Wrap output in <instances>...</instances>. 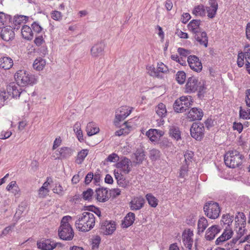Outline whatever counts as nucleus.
Returning <instances> with one entry per match:
<instances>
[{
    "mask_svg": "<svg viewBox=\"0 0 250 250\" xmlns=\"http://www.w3.org/2000/svg\"><path fill=\"white\" fill-rule=\"evenodd\" d=\"M95 223V218L94 214L89 212H83L78 216L75 225L79 230L86 232L93 228Z\"/></svg>",
    "mask_w": 250,
    "mask_h": 250,
    "instance_id": "nucleus-1",
    "label": "nucleus"
},
{
    "mask_svg": "<svg viewBox=\"0 0 250 250\" xmlns=\"http://www.w3.org/2000/svg\"><path fill=\"white\" fill-rule=\"evenodd\" d=\"M71 217L70 216H64L61 221V226L58 229V235L60 239L65 240H71L74 237V231L69 223Z\"/></svg>",
    "mask_w": 250,
    "mask_h": 250,
    "instance_id": "nucleus-2",
    "label": "nucleus"
},
{
    "mask_svg": "<svg viewBox=\"0 0 250 250\" xmlns=\"http://www.w3.org/2000/svg\"><path fill=\"white\" fill-rule=\"evenodd\" d=\"M244 156L236 150H229L225 155L224 162L226 165L230 168L239 167L242 163Z\"/></svg>",
    "mask_w": 250,
    "mask_h": 250,
    "instance_id": "nucleus-3",
    "label": "nucleus"
},
{
    "mask_svg": "<svg viewBox=\"0 0 250 250\" xmlns=\"http://www.w3.org/2000/svg\"><path fill=\"white\" fill-rule=\"evenodd\" d=\"M16 83L21 86L34 84L37 83V79L35 75H30L23 70L18 71L15 74Z\"/></svg>",
    "mask_w": 250,
    "mask_h": 250,
    "instance_id": "nucleus-4",
    "label": "nucleus"
},
{
    "mask_svg": "<svg viewBox=\"0 0 250 250\" xmlns=\"http://www.w3.org/2000/svg\"><path fill=\"white\" fill-rule=\"evenodd\" d=\"M193 103L191 96H182L176 100L173 104V109L177 113H182L186 111Z\"/></svg>",
    "mask_w": 250,
    "mask_h": 250,
    "instance_id": "nucleus-5",
    "label": "nucleus"
},
{
    "mask_svg": "<svg viewBox=\"0 0 250 250\" xmlns=\"http://www.w3.org/2000/svg\"><path fill=\"white\" fill-rule=\"evenodd\" d=\"M204 210L207 216L212 219L217 218L221 211L219 204L213 201L207 203L204 206Z\"/></svg>",
    "mask_w": 250,
    "mask_h": 250,
    "instance_id": "nucleus-6",
    "label": "nucleus"
},
{
    "mask_svg": "<svg viewBox=\"0 0 250 250\" xmlns=\"http://www.w3.org/2000/svg\"><path fill=\"white\" fill-rule=\"evenodd\" d=\"M204 130L203 124L194 123L190 128V134L196 140L201 141L204 136Z\"/></svg>",
    "mask_w": 250,
    "mask_h": 250,
    "instance_id": "nucleus-7",
    "label": "nucleus"
},
{
    "mask_svg": "<svg viewBox=\"0 0 250 250\" xmlns=\"http://www.w3.org/2000/svg\"><path fill=\"white\" fill-rule=\"evenodd\" d=\"M114 221H104L101 223L100 232L104 235H109L113 233L116 229Z\"/></svg>",
    "mask_w": 250,
    "mask_h": 250,
    "instance_id": "nucleus-8",
    "label": "nucleus"
},
{
    "mask_svg": "<svg viewBox=\"0 0 250 250\" xmlns=\"http://www.w3.org/2000/svg\"><path fill=\"white\" fill-rule=\"evenodd\" d=\"M7 94L12 98H17L20 97L22 90L21 86L17 83H10L6 87Z\"/></svg>",
    "mask_w": 250,
    "mask_h": 250,
    "instance_id": "nucleus-9",
    "label": "nucleus"
},
{
    "mask_svg": "<svg viewBox=\"0 0 250 250\" xmlns=\"http://www.w3.org/2000/svg\"><path fill=\"white\" fill-rule=\"evenodd\" d=\"M115 167L121 168L125 174H128L132 168V162L130 159L124 157L120 161L115 164Z\"/></svg>",
    "mask_w": 250,
    "mask_h": 250,
    "instance_id": "nucleus-10",
    "label": "nucleus"
},
{
    "mask_svg": "<svg viewBox=\"0 0 250 250\" xmlns=\"http://www.w3.org/2000/svg\"><path fill=\"white\" fill-rule=\"evenodd\" d=\"M199 84L198 80L195 77L189 78L185 85L186 92L188 93L195 92L198 90Z\"/></svg>",
    "mask_w": 250,
    "mask_h": 250,
    "instance_id": "nucleus-11",
    "label": "nucleus"
},
{
    "mask_svg": "<svg viewBox=\"0 0 250 250\" xmlns=\"http://www.w3.org/2000/svg\"><path fill=\"white\" fill-rule=\"evenodd\" d=\"M74 150L68 147H62L55 152L56 159H65L70 157L73 153Z\"/></svg>",
    "mask_w": 250,
    "mask_h": 250,
    "instance_id": "nucleus-12",
    "label": "nucleus"
},
{
    "mask_svg": "<svg viewBox=\"0 0 250 250\" xmlns=\"http://www.w3.org/2000/svg\"><path fill=\"white\" fill-rule=\"evenodd\" d=\"M188 62L190 68L194 71L199 72L202 70V63L196 56H189L188 58Z\"/></svg>",
    "mask_w": 250,
    "mask_h": 250,
    "instance_id": "nucleus-13",
    "label": "nucleus"
},
{
    "mask_svg": "<svg viewBox=\"0 0 250 250\" xmlns=\"http://www.w3.org/2000/svg\"><path fill=\"white\" fill-rule=\"evenodd\" d=\"M104 44L100 42L94 44L91 49V54L93 57L97 58L104 54Z\"/></svg>",
    "mask_w": 250,
    "mask_h": 250,
    "instance_id": "nucleus-14",
    "label": "nucleus"
},
{
    "mask_svg": "<svg viewBox=\"0 0 250 250\" xmlns=\"http://www.w3.org/2000/svg\"><path fill=\"white\" fill-rule=\"evenodd\" d=\"M201 21L199 20H193L188 23V27L189 31L192 32L196 38L198 39V33L202 30L200 27Z\"/></svg>",
    "mask_w": 250,
    "mask_h": 250,
    "instance_id": "nucleus-15",
    "label": "nucleus"
},
{
    "mask_svg": "<svg viewBox=\"0 0 250 250\" xmlns=\"http://www.w3.org/2000/svg\"><path fill=\"white\" fill-rule=\"evenodd\" d=\"M203 116V112L200 108L194 107L188 112V117L191 121L200 120Z\"/></svg>",
    "mask_w": 250,
    "mask_h": 250,
    "instance_id": "nucleus-16",
    "label": "nucleus"
},
{
    "mask_svg": "<svg viewBox=\"0 0 250 250\" xmlns=\"http://www.w3.org/2000/svg\"><path fill=\"white\" fill-rule=\"evenodd\" d=\"M209 6L206 7V10L208 14V16L211 19L213 18L218 9V3L216 0H209Z\"/></svg>",
    "mask_w": 250,
    "mask_h": 250,
    "instance_id": "nucleus-17",
    "label": "nucleus"
},
{
    "mask_svg": "<svg viewBox=\"0 0 250 250\" xmlns=\"http://www.w3.org/2000/svg\"><path fill=\"white\" fill-rule=\"evenodd\" d=\"M0 37L4 41L8 42L14 39L15 37V33L11 27L2 28Z\"/></svg>",
    "mask_w": 250,
    "mask_h": 250,
    "instance_id": "nucleus-18",
    "label": "nucleus"
},
{
    "mask_svg": "<svg viewBox=\"0 0 250 250\" xmlns=\"http://www.w3.org/2000/svg\"><path fill=\"white\" fill-rule=\"evenodd\" d=\"M145 202V199L142 197L134 198L130 203L131 209L137 210L141 209L144 206Z\"/></svg>",
    "mask_w": 250,
    "mask_h": 250,
    "instance_id": "nucleus-19",
    "label": "nucleus"
},
{
    "mask_svg": "<svg viewBox=\"0 0 250 250\" xmlns=\"http://www.w3.org/2000/svg\"><path fill=\"white\" fill-rule=\"evenodd\" d=\"M96 199L100 202H105L108 199V191L105 188H99L96 190Z\"/></svg>",
    "mask_w": 250,
    "mask_h": 250,
    "instance_id": "nucleus-20",
    "label": "nucleus"
},
{
    "mask_svg": "<svg viewBox=\"0 0 250 250\" xmlns=\"http://www.w3.org/2000/svg\"><path fill=\"white\" fill-rule=\"evenodd\" d=\"M53 245V240L51 239H45L37 243L38 248L42 250H52Z\"/></svg>",
    "mask_w": 250,
    "mask_h": 250,
    "instance_id": "nucleus-21",
    "label": "nucleus"
},
{
    "mask_svg": "<svg viewBox=\"0 0 250 250\" xmlns=\"http://www.w3.org/2000/svg\"><path fill=\"white\" fill-rule=\"evenodd\" d=\"M220 231V229H219V227L216 225L212 226L211 227L209 228L206 233V238L208 240H213L215 235L218 233Z\"/></svg>",
    "mask_w": 250,
    "mask_h": 250,
    "instance_id": "nucleus-22",
    "label": "nucleus"
},
{
    "mask_svg": "<svg viewBox=\"0 0 250 250\" xmlns=\"http://www.w3.org/2000/svg\"><path fill=\"white\" fill-rule=\"evenodd\" d=\"M198 39L196 38L195 36V34H194L195 40L199 42L200 45H204L205 47H207L208 44V37L206 32L202 30L198 32Z\"/></svg>",
    "mask_w": 250,
    "mask_h": 250,
    "instance_id": "nucleus-23",
    "label": "nucleus"
},
{
    "mask_svg": "<svg viewBox=\"0 0 250 250\" xmlns=\"http://www.w3.org/2000/svg\"><path fill=\"white\" fill-rule=\"evenodd\" d=\"M169 135L172 139L179 141L181 140V132L178 127L176 126H170L169 129Z\"/></svg>",
    "mask_w": 250,
    "mask_h": 250,
    "instance_id": "nucleus-24",
    "label": "nucleus"
},
{
    "mask_svg": "<svg viewBox=\"0 0 250 250\" xmlns=\"http://www.w3.org/2000/svg\"><path fill=\"white\" fill-rule=\"evenodd\" d=\"M13 65V60L8 57L0 58V67L4 69H9Z\"/></svg>",
    "mask_w": 250,
    "mask_h": 250,
    "instance_id": "nucleus-25",
    "label": "nucleus"
},
{
    "mask_svg": "<svg viewBox=\"0 0 250 250\" xmlns=\"http://www.w3.org/2000/svg\"><path fill=\"white\" fill-rule=\"evenodd\" d=\"M233 232L231 229H226L222 234L216 240V244L220 245V243L224 242L230 239L232 235Z\"/></svg>",
    "mask_w": 250,
    "mask_h": 250,
    "instance_id": "nucleus-26",
    "label": "nucleus"
},
{
    "mask_svg": "<svg viewBox=\"0 0 250 250\" xmlns=\"http://www.w3.org/2000/svg\"><path fill=\"white\" fill-rule=\"evenodd\" d=\"M28 20V17L25 16H15L13 21V26L14 29L18 30L20 28V25L23 22V21H27Z\"/></svg>",
    "mask_w": 250,
    "mask_h": 250,
    "instance_id": "nucleus-27",
    "label": "nucleus"
},
{
    "mask_svg": "<svg viewBox=\"0 0 250 250\" xmlns=\"http://www.w3.org/2000/svg\"><path fill=\"white\" fill-rule=\"evenodd\" d=\"M21 33L22 37L27 40H31L33 38V33L32 29L28 25L22 26Z\"/></svg>",
    "mask_w": 250,
    "mask_h": 250,
    "instance_id": "nucleus-28",
    "label": "nucleus"
},
{
    "mask_svg": "<svg viewBox=\"0 0 250 250\" xmlns=\"http://www.w3.org/2000/svg\"><path fill=\"white\" fill-rule=\"evenodd\" d=\"M100 131L99 127H97L93 122H90L87 124L86 127V131L89 136H91L98 133Z\"/></svg>",
    "mask_w": 250,
    "mask_h": 250,
    "instance_id": "nucleus-29",
    "label": "nucleus"
},
{
    "mask_svg": "<svg viewBox=\"0 0 250 250\" xmlns=\"http://www.w3.org/2000/svg\"><path fill=\"white\" fill-rule=\"evenodd\" d=\"M157 115L161 119L166 117L167 115V110L166 105L163 103H160L155 108Z\"/></svg>",
    "mask_w": 250,
    "mask_h": 250,
    "instance_id": "nucleus-30",
    "label": "nucleus"
},
{
    "mask_svg": "<svg viewBox=\"0 0 250 250\" xmlns=\"http://www.w3.org/2000/svg\"><path fill=\"white\" fill-rule=\"evenodd\" d=\"M135 216L134 213H128L124 218L123 223V227L127 228L132 225L135 220Z\"/></svg>",
    "mask_w": 250,
    "mask_h": 250,
    "instance_id": "nucleus-31",
    "label": "nucleus"
},
{
    "mask_svg": "<svg viewBox=\"0 0 250 250\" xmlns=\"http://www.w3.org/2000/svg\"><path fill=\"white\" fill-rule=\"evenodd\" d=\"M136 164H141L145 159V151L142 148H138L134 153Z\"/></svg>",
    "mask_w": 250,
    "mask_h": 250,
    "instance_id": "nucleus-32",
    "label": "nucleus"
},
{
    "mask_svg": "<svg viewBox=\"0 0 250 250\" xmlns=\"http://www.w3.org/2000/svg\"><path fill=\"white\" fill-rule=\"evenodd\" d=\"M158 144L162 149H171L173 146L172 142L167 138H163L160 140L158 142Z\"/></svg>",
    "mask_w": 250,
    "mask_h": 250,
    "instance_id": "nucleus-33",
    "label": "nucleus"
},
{
    "mask_svg": "<svg viewBox=\"0 0 250 250\" xmlns=\"http://www.w3.org/2000/svg\"><path fill=\"white\" fill-rule=\"evenodd\" d=\"M193 234L188 233V234L184 235L182 237L183 241L185 246L189 250H191L192 246L193 240L191 238V235Z\"/></svg>",
    "mask_w": 250,
    "mask_h": 250,
    "instance_id": "nucleus-34",
    "label": "nucleus"
},
{
    "mask_svg": "<svg viewBox=\"0 0 250 250\" xmlns=\"http://www.w3.org/2000/svg\"><path fill=\"white\" fill-rule=\"evenodd\" d=\"M123 126H124V127H122L115 132L116 136H120L121 135H125L130 132L131 128H132L131 126L127 125L126 122L124 124Z\"/></svg>",
    "mask_w": 250,
    "mask_h": 250,
    "instance_id": "nucleus-35",
    "label": "nucleus"
},
{
    "mask_svg": "<svg viewBox=\"0 0 250 250\" xmlns=\"http://www.w3.org/2000/svg\"><path fill=\"white\" fill-rule=\"evenodd\" d=\"M45 64V61L41 58H39L35 60L33 66L34 69L40 71L43 69Z\"/></svg>",
    "mask_w": 250,
    "mask_h": 250,
    "instance_id": "nucleus-36",
    "label": "nucleus"
},
{
    "mask_svg": "<svg viewBox=\"0 0 250 250\" xmlns=\"http://www.w3.org/2000/svg\"><path fill=\"white\" fill-rule=\"evenodd\" d=\"M192 13L196 16L204 17L206 15V9L202 4L195 6Z\"/></svg>",
    "mask_w": 250,
    "mask_h": 250,
    "instance_id": "nucleus-37",
    "label": "nucleus"
},
{
    "mask_svg": "<svg viewBox=\"0 0 250 250\" xmlns=\"http://www.w3.org/2000/svg\"><path fill=\"white\" fill-rule=\"evenodd\" d=\"M208 226L207 219L204 217L200 218L198 222V232H203Z\"/></svg>",
    "mask_w": 250,
    "mask_h": 250,
    "instance_id": "nucleus-38",
    "label": "nucleus"
},
{
    "mask_svg": "<svg viewBox=\"0 0 250 250\" xmlns=\"http://www.w3.org/2000/svg\"><path fill=\"white\" fill-rule=\"evenodd\" d=\"M148 204L153 208H155L158 205V200L150 193L147 194L146 196Z\"/></svg>",
    "mask_w": 250,
    "mask_h": 250,
    "instance_id": "nucleus-39",
    "label": "nucleus"
},
{
    "mask_svg": "<svg viewBox=\"0 0 250 250\" xmlns=\"http://www.w3.org/2000/svg\"><path fill=\"white\" fill-rule=\"evenodd\" d=\"M149 155L150 159L152 161H155L160 159L161 154L159 150L153 148L149 151Z\"/></svg>",
    "mask_w": 250,
    "mask_h": 250,
    "instance_id": "nucleus-40",
    "label": "nucleus"
},
{
    "mask_svg": "<svg viewBox=\"0 0 250 250\" xmlns=\"http://www.w3.org/2000/svg\"><path fill=\"white\" fill-rule=\"evenodd\" d=\"M74 131L77 134V137L80 141L83 140V132L81 128V124L79 122L75 123L73 126Z\"/></svg>",
    "mask_w": 250,
    "mask_h": 250,
    "instance_id": "nucleus-41",
    "label": "nucleus"
},
{
    "mask_svg": "<svg viewBox=\"0 0 250 250\" xmlns=\"http://www.w3.org/2000/svg\"><path fill=\"white\" fill-rule=\"evenodd\" d=\"M88 154V150L87 149H83L80 151L77 156L76 163L81 164L83 163L85 158Z\"/></svg>",
    "mask_w": 250,
    "mask_h": 250,
    "instance_id": "nucleus-42",
    "label": "nucleus"
},
{
    "mask_svg": "<svg viewBox=\"0 0 250 250\" xmlns=\"http://www.w3.org/2000/svg\"><path fill=\"white\" fill-rule=\"evenodd\" d=\"M239 116L241 118L243 119H250V109L247 107L243 108L242 107H240L239 110Z\"/></svg>",
    "mask_w": 250,
    "mask_h": 250,
    "instance_id": "nucleus-43",
    "label": "nucleus"
},
{
    "mask_svg": "<svg viewBox=\"0 0 250 250\" xmlns=\"http://www.w3.org/2000/svg\"><path fill=\"white\" fill-rule=\"evenodd\" d=\"M156 129H150L146 133V135L149 138L151 142H156L158 140Z\"/></svg>",
    "mask_w": 250,
    "mask_h": 250,
    "instance_id": "nucleus-44",
    "label": "nucleus"
},
{
    "mask_svg": "<svg viewBox=\"0 0 250 250\" xmlns=\"http://www.w3.org/2000/svg\"><path fill=\"white\" fill-rule=\"evenodd\" d=\"M233 220V215H230L229 214L223 215L222 218L221 222L224 224L228 225L229 226Z\"/></svg>",
    "mask_w": 250,
    "mask_h": 250,
    "instance_id": "nucleus-45",
    "label": "nucleus"
},
{
    "mask_svg": "<svg viewBox=\"0 0 250 250\" xmlns=\"http://www.w3.org/2000/svg\"><path fill=\"white\" fill-rule=\"evenodd\" d=\"M117 111H119V113L126 118L131 112V110L126 106L121 107Z\"/></svg>",
    "mask_w": 250,
    "mask_h": 250,
    "instance_id": "nucleus-46",
    "label": "nucleus"
},
{
    "mask_svg": "<svg viewBox=\"0 0 250 250\" xmlns=\"http://www.w3.org/2000/svg\"><path fill=\"white\" fill-rule=\"evenodd\" d=\"M186 78V74L184 71H178L176 74V79L180 84L184 83Z\"/></svg>",
    "mask_w": 250,
    "mask_h": 250,
    "instance_id": "nucleus-47",
    "label": "nucleus"
},
{
    "mask_svg": "<svg viewBox=\"0 0 250 250\" xmlns=\"http://www.w3.org/2000/svg\"><path fill=\"white\" fill-rule=\"evenodd\" d=\"M8 20H10L9 16L0 12V29L3 28Z\"/></svg>",
    "mask_w": 250,
    "mask_h": 250,
    "instance_id": "nucleus-48",
    "label": "nucleus"
},
{
    "mask_svg": "<svg viewBox=\"0 0 250 250\" xmlns=\"http://www.w3.org/2000/svg\"><path fill=\"white\" fill-rule=\"evenodd\" d=\"M93 191L91 188H88L86 191L83 192V198L85 200H90L92 199L93 195Z\"/></svg>",
    "mask_w": 250,
    "mask_h": 250,
    "instance_id": "nucleus-49",
    "label": "nucleus"
},
{
    "mask_svg": "<svg viewBox=\"0 0 250 250\" xmlns=\"http://www.w3.org/2000/svg\"><path fill=\"white\" fill-rule=\"evenodd\" d=\"M51 18L55 21H60L62 19V15L61 12L54 10L51 13Z\"/></svg>",
    "mask_w": 250,
    "mask_h": 250,
    "instance_id": "nucleus-50",
    "label": "nucleus"
},
{
    "mask_svg": "<svg viewBox=\"0 0 250 250\" xmlns=\"http://www.w3.org/2000/svg\"><path fill=\"white\" fill-rule=\"evenodd\" d=\"M49 183L46 182L44 183L42 186L39 189V194L41 196H43L45 194L47 193L48 192V190L47 189V187L48 186Z\"/></svg>",
    "mask_w": 250,
    "mask_h": 250,
    "instance_id": "nucleus-51",
    "label": "nucleus"
},
{
    "mask_svg": "<svg viewBox=\"0 0 250 250\" xmlns=\"http://www.w3.org/2000/svg\"><path fill=\"white\" fill-rule=\"evenodd\" d=\"M193 153L191 151H187L184 154L185 161L187 165H189L193 157Z\"/></svg>",
    "mask_w": 250,
    "mask_h": 250,
    "instance_id": "nucleus-52",
    "label": "nucleus"
},
{
    "mask_svg": "<svg viewBox=\"0 0 250 250\" xmlns=\"http://www.w3.org/2000/svg\"><path fill=\"white\" fill-rule=\"evenodd\" d=\"M117 181L118 185L121 187L125 188L129 186L128 181L125 180L124 177H121L119 179H118Z\"/></svg>",
    "mask_w": 250,
    "mask_h": 250,
    "instance_id": "nucleus-53",
    "label": "nucleus"
},
{
    "mask_svg": "<svg viewBox=\"0 0 250 250\" xmlns=\"http://www.w3.org/2000/svg\"><path fill=\"white\" fill-rule=\"evenodd\" d=\"M106 162H115L119 161V156L115 153H113L107 157L105 159Z\"/></svg>",
    "mask_w": 250,
    "mask_h": 250,
    "instance_id": "nucleus-54",
    "label": "nucleus"
},
{
    "mask_svg": "<svg viewBox=\"0 0 250 250\" xmlns=\"http://www.w3.org/2000/svg\"><path fill=\"white\" fill-rule=\"evenodd\" d=\"M242 52L238 53L237 63L238 66L239 67H242L244 64V59H245V58Z\"/></svg>",
    "mask_w": 250,
    "mask_h": 250,
    "instance_id": "nucleus-55",
    "label": "nucleus"
},
{
    "mask_svg": "<svg viewBox=\"0 0 250 250\" xmlns=\"http://www.w3.org/2000/svg\"><path fill=\"white\" fill-rule=\"evenodd\" d=\"M126 118L125 116H123V115L120 114L119 113V111L116 112L115 119L114 120V125L118 126L119 125V123L125 120Z\"/></svg>",
    "mask_w": 250,
    "mask_h": 250,
    "instance_id": "nucleus-56",
    "label": "nucleus"
},
{
    "mask_svg": "<svg viewBox=\"0 0 250 250\" xmlns=\"http://www.w3.org/2000/svg\"><path fill=\"white\" fill-rule=\"evenodd\" d=\"M250 46L249 44L245 45L244 49V52H242L243 56L245 58L246 61L250 60Z\"/></svg>",
    "mask_w": 250,
    "mask_h": 250,
    "instance_id": "nucleus-57",
    "label": "nucleus"
},
{
    "mask_svg": "<svg viewBox=\"0 0 250 250\" xmlns=\"http://www.w3.org/2000/svg\"><path fill=\"white\" fill-rule=\"evenodd\" d=\"M31 27H32V28L34 32L37 33H40L42 28V27L41 26V25L39 24V23L37 21H35L34 22L32 25H31Z\"/></svg>",
    "mask_w": 250,
    "mask_h": 250,
    "instance_id": "nucleus-58",
    "label": "nucleus"
},
{
    "mask_svg": "<svg viewBox=\"0 0 250 250\" xmlns=\"http://www.w3.org/2000/svg\"><path fill=\"white\" fill-rule=\"evenodd\" d=\"M178 52L179 54L182 56V57H184L186 58L187 57L190 53V52L189 50L185 49L183 48L179 47L178 49Z\"/></svg>",
    "mask_w": 250,
    "mask_h": 250,
    "instance_id": "nucleus-59",
    "label": "nucleus"
},
{
    "mask_svg": "<svg viewBox=\"0 0 250 250\" xmlns=\"http://www.w3.org/2000/svg\"><path fill=\"white\" fill-rule=\"evenodd\" d=\"M157 70L159 72L166 73L168 71V68L166 65L161 62L158 63Z\"/></svg>",
    "mask_w": 250,
    "mask_h": 250,
    "instance_id": "nucleus-60",
    "label": "nucleus"
},
{
    "mask_svg": "<svg viewBox=\"0 0 250 250\" xmlns=\"http://www.w3.org/2000/svg\"><path fill=\"white\" fill-rule=\"evenodd\" d=\"M233 128L236 130L239 133H241L243 129V125L240 123L234 122L233 124Z\"/></svg>",
    "mask_w": 250,
    "mask_h": 250,
    "instance_id": "nucleus-61",
    "label": "nucleus"
},
{
    "mask_svg": "<svg viewBox=\"0 0 250 250\" xmlns=\"http://www.w3.org/2000/svg\"><path fill=\"white\" fill-rule=\"evenodd\" d=\"M188 165L186 164L185 165H183L181 168L180 172V177L182 178L185 177V175L187 174L188 172Z\"/></svg>",
    "mask_w": 250,
    "mask_h": 250,
    "instance_id": "nucleus-62",
    "label": "nucleus"
},
{
    "mask_svg": "<svg viewBox=\"0 0 250 250\" xmlns=\"http://www.w3.org/2000/svg\"><path fill=\"white\" fill-rule=\"evenodd\" d=\"M34 42L38 46H40L44 42V40L42 36H38L35 39Z\"/></svg>",
    "mask_w": 250,
    "mask_h": 250,
    "instance_id": "nucleus-63",
    "label": "nucleus"
},
{
    "mask_svg": "<svg viewBox=\"0 0 250 250\" xmlns=\"http://www.w3.org/2000/svg\"><path fill=\"white\" fill-rule=\"evenodd\" d=\"M246 103L247 105L250 107V89H247L246 91Z\"/></svg>",
    "mask_w": 250,
    "mask_h": 250,
    "instance_id": "nucleus-64",
    "label": "nucleus"
}]
</instances>
